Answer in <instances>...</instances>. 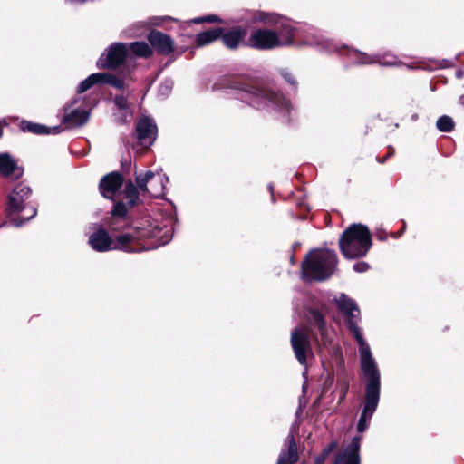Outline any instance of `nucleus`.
<instances>
[{
	"instance_id": "nucleus-36",
	"label": "nucleus",
	"mask_w": 464,
	"mask_h": 464,
	"mask_svg": "<svg viewBox=\"0 0 464 464\" xmlns=\"http://www.w3.org/2000/svg\"><path fill=\"white\" fill-rule=\"evenodd\" d=\"M282 75H283V77L285 79V81H286V82H288L290 84H293V85H295V80H294V77H293V75H292L289 72H287V71H284V72H282Z\"/></svg>"
},
{
	"instance_id": "nucleus-34",
	"label": "nucleus",
	"mask_w": 464,
	"mask_h": 464,
	"mask_svg": "<svg viewBox=\"0 0 464 464\" xmlns=\"http://www.w3.org/2000/svg\"><path fill=\"white\" fill-rule=\"evenodd\" d=\"M173 82L169 80L165 81L160 87V92L162 95H167L171 90Z\"/></svg>"
},
{
	"instance_id": "nucleus-25",
	"label": "nucleus",
	"mask_w": 464,
	"mask_h": 464,
	"mask_svg": "<svg viewBox=\"0 0 464 464\" xmlns=\"http://www.w3.org/2000/svg\"><path fill=\"white\" fill-rule=\"evenodd\" d=\"M130 50L136 56L148 58L151 55L152 50L145 42H133L128 45V51Z\"/></svg>"
},
{
	"instance_id": "nucleus-13",
	"label": "nucleus",
	"mask_w": 464,
	"mask_h": 464,
	"mask_svg": "<svg viewBox=\"0 0 464 464\" xmlns=\"http://www.w3.org/2000/svg\"><path fill=\"white\" fill-rule=\"evenodd\" d=\"M256 20L267 24H280V30L277 33L283 45H290L294 43L295 39V28L290 24L287 21H279V18L275 14H269L265 12H260L257 14Z\"/></svg>"
},
{
	"instance_id": "nucleus-29",
	"label": "nucleus",
	"mask_w": 464,
	"mask_h": 464,
	"mask_svg": "<svg viewBox=\"0 0 464 464\" xmlns=\"http://www.w3.org/2000/svg\"><path fill=\"white\" fill-rule=\"evenodd\" d=\"M22 128L25 131H30L35 134H48L51 132L49 130V128H47L46 126L37 123H32L29 121H24L22 124Z\"/></svg>"
},
{
	"instance_id": "nucleus-18",
	"label": "nucleus",
	"mask_w": 464,
	"mask_h": 464,
	"mask_svg": "<svg viewBox=\"0 0 464 464\" xmlns=\"http://www.w3.org/2000/svg\"><path fill=\"white\" fill-rule=\"evenodd\" d=\"M150 44L160 53L169 54L173 51L171 38L160 32L152 31L148 36Z\"/></svg>"
},
{
	"instance_id": "nucleus-11",
	"label": "nucleus",
	"mask_w": 464,
	"mask_h": 464,
	"mask_svg": "<svg viewBox=\"0 0 464 464\" xmlns=\"http://www.w3.org/2000/svg\"><path fill=\"white\" fill-rule=\"evenodd\" d=\"M246 44L257 50H270L282 46L278 34L269 29L253 30Z\"/></svg>"
},
{
	"instance_id": "nucleus-33",
	"label": "nucleus",
	"mask_w": 464,
	"mask_h": 464,
	"mask_svg": "<svg viewBox=\"0 0 464 464\" xmlns=\"http://www.w3.org/2000/svg\"><path fill=\"white\" fill-rule=\"evenodd\" d=\"M369 268V264L364 261L357 262L353 265V270L357 273L366 272Z\"/></svg>"
},
{
	"instance_id": "nucleus-20",
	"label": "nucleus",
	"mask_w": 464,
	"mask_h": 464,
	"mask_svg": "<svg viewBox=\"0 0 464 464\" xmlns=\"http://www.w3.org/2000/svg\"><path fill=\"white\" fill-rule=\"evenodd\" d=\"M308 321L312 326L319 331L323 345H326L330 342V338L328 336L329 332L323 314L318 311L311 310L309 312Z\"/></svg>"
},
{
	"instance_id": "nucleus-1",
	"label": "nucleus",
	"mask_w": 464,
	"mask_h": 464,
	"mask_svg": "<svg viewBox=\"0 0 464 464\" xmlns=\"http://www.w3.org/2000/svg\"><path fill=\"white\" fill-rule=\"evenodd\" d=\"M158 237V228L155 227L149 231L141 229L135 233L121 234L113 239L103 228H99L89 237V244L98 252L110 250H122L125 252H138L142 250L138 245L139 241L148 237Z\"/></svg>"
},
{
	"instance_id": "nucleus-17",
	"label": "nucleus",
	"mask_w": 464,
	"mask_h": 464,
	"mask_svg": "<svg viewBox=\"0 0 464 464\" xmlns=\"http://www.w3.org/2000/svg\"><path fill=\"white\" fill-rule=\"evenodd\" d=\"M0 175L13 179H19L23 175V169L9 153H0Z\"/></svg>"
},
{
	"instance_id": "nucleus-31",
	"label": "nucleus",
	"mask_w": 464,
	"mask_h": 464,
	"mask_svg": "<svg viewBox=\"0 0 464 464\" xmlns=\"http://www.w3.org/2000/svg\"><path fill=\"white\" fill-rule=\"evenodd\" d=\"M111 214L114 218H123L126 216L127 214V207L124 203L122 202H117L114 207H113V209L111 211Z\"/></svg>"
},
{
	"instance_id": "nucleus-39",
	"label": "nucleus",
	"mask_w": 464,
	"mask_h": 464,
	"mask_svg": "<svg viewBox=\"0 0 464 464\" xmlns=\"http://www.w3.org/2000/svg\"><path fill=\"white\" fill-rule=\"evenodd\" d=\"M456 75H457L458 78H462L463 72L462 71H457Z\"/></svg>"
},
{
	"instance_id": "nucleus-6",
	"label": "nucleus",
	"mask_w": 464,
	"mask_h": 464,
	"mask_svg": "<svg viewBox=\"0 0 464 464\" xmlns=\"http://www.w3.org/2000/svg\"><path fill=\"white\" fill-rule=\"evenodd\" d=\"M238 99L255 106L272 104L279 111L289 112L292 105L281 93L272 90H264L252 87L247 84H241L237 87Z\"/></svg>"
},
{
	"instance_id": "nucleus-8",
	"label": "nucleus",
	"mask_w": 464,
	"mask_h": 464,
	"mask_svg": "<svg viewBox=\"0 0 464 464\" xmlns=\"http://www.w3.org/2000/svg\"><path fill=\"white\" fill-rule=\"evenodd\" d=\"M91 110L88 99L77 96L64 107L63 122L71 128L82 126L88 121Z\"/></svg>"
},
{
	"instance_id": "nucleus-38",
	"label": "nucleus",
	"mask_w": 464,
	"mask_h": 464,
	"mask_svg": "<svg viewBox=\"0 0 464 464\" xmlns=\"http://www.w3.org/2000/svg\"><path fill=\"white\" fill-rule=\"evenodd\" d=\"M337 444L336 442L333 441L332 443L329 444V446L324 450H323L324 452H327V455H329L332 451L334 450V449L336 448Z\"/></svg>"
},
{
	"instance_id": "nucleus-42",
	"label": "nucleus",
	"mask_w": 464,
	"mask_h": 464,
	"mask_svg": "<svg viewBox=\"0 0 464 464\" xmlns=\"http://www.w3.org/2000/svg\"><path fill=\"white\" fill-rule=\"evenodd\" d=\"M268 189L271 193H273L274 187L272 185H268Z\"/></svg>"
},
{
	"instance_id": "nucleus-9",
	"label": "nucleus",
	"mask_w": 464,
	"mask_h": 464,
	"mask_svg": "<svg viewBox=\"0 0 464 464\" xmlns=\"http://www.w3.org/2000/svg\"><path fill=\"white\" fill-rule=\"evenodd\" d=\"M135 181L143 195L148 194L153 198H160L164 195L165 186L169 181V178L159 172L154 173L151 170H148L144 174H136Z\"/></svg>"
},
{
	"instance_id": "nucleus-7",
	"label": "nucleus",
	"mask_w": 464,
	"mask_h": 464,
	"mask_svg": "<svg viewBox=\"0 0 464 464\" xmlns=\"http://www.w3.org/2000/svg\"><path fill=\"white\" fill-rule=\"evenodd\" d=\"M31 195V188L25 184H18L9 195L7 210L11 216L20 214L23 211L26 215H22L18 218H14L12 222L15 227H20L22 224L30 220L36 215V209L33 206L25 204V200Z\"/></svg>"
},
{
	"instance_id": "nucleus-10",
	"label": "nucleus",
	"mask_w": 464,
	"mask_h": 464,
	"mask_svg": "<svg viewBox=\"0 0 464 464\" xmlns=\"http://www.w3.org/2000/svg\"><path fill=\"white\" fill-rule=\"evenodd\" d=\"M309 335L305 327L295 328L291 333V346L301 365H306L307 358L313 355Z\"/></svg>"
},
{
	"instance_id": "nucleus-2",
	"label": "nucleus",
	"mask_w": 464,
	"mask_h": 464,
	"mask_svg": "<svg viewBox=\"0 0 464 464\" xmlns=\"http://www.w3.org/2000/svg\"><path fill=\"white\" fill-rule=\"evenodd\" d=\"M335 302L338 309L346 316L347 326L358 343L360 365L376 363L372 358L370 346L357 325L360 321V311L356 303L344 294H340L335 298Z\"/></svg>"
},
{
	"instance_id": "nucleus-40",
	"label": "nucleus",
	"mask_w": 464,
	"mask_h": 464,
	"mask_svg": "<svg viewBox=\"0 0 464 464\" xmlns=\"http://www.w3.org/2000/svg\"><path fill=\"white\" fill-rule=\"evenodd\" d=\"M459 102L464 105V95L459 97Z\"/></svg>"
},
{
	"instance_id": "nucleus-19",
	"label": "nucleus",
	"mask_w": 464,
	"mask_h": 464,
	"mask_svg": "<svg viewBox=\"0 0 464 464\" xmlns=\"http://www.w3.org/2000/svg\"><path fill=\"white\" fill-rule=\"evenodd\" d=\"M246 34V31L241 27H234L231 30L222 33V41L225 46L229 49H237Z\"/></svg>"
},
{
	"instance_id": "nucleus-22",
	"label": "nucleus",
	"mask_w": 464,
	"mask_h": 464,
	"mask_svg": "<svg viewBox=\"0 0 464 464\" xmlns=\"http://www.w3.org/2000/svg\"><path fill=\"white\" fill-rule=\"evenodd\" d=\"M304 45L315 46L321 51L332 52L336 49L335 44H334L329 40L324 39L322 35L317 34L316 33L309 34L302 43Z\"/></svg>"
},
{
	"instance_id": "nucleus-41",
	"label": "nucleus",
	"mask_w": 464,
	"mask_h": 464,
	"mask_svg": "<svg viewBox=\"0 0 464 464\" xmlns=\"http://www.w3.org/2000/svg\"><path fill=\"white\" fill-rule=\"evenodd\" d=\"M53 133H58L59 132V127H54L53 129Z\"/></svg>"
},
{
	"instance_id": "nucleus-14",
	"label": "nucleus",
	"mask_w": 464,
	"mask_h": 464,
	"mask_svg": "<svg viewBox=\"0 0 464 464\" xmlns=\"http://www.w3.org/2000/svg\"><path fill=\"white\" fill-rule=\"evenodd\" d=\"M136 135L142 146H150L157 137V126L154 121L149 117L140 118L136 124Z\"/></svg>"
},
{
	"instance_id": "nucleus-3",
	"label": "nucleus",
	"mask_w": 464,
	"mask_h": 464,
	"mask_svg": "<svg viewBox=\"0 0 464 464\" xmlns=\"http://www.w3.org/2000/svg\"><path fill=\"white\" fill-rule=\"evenodd\" d=\"M337 266L335 252L328 249L311 251L302 264V276L308 281L328 279Z\"/></svg>"
},
{
	"instance_id": "nucleus-26",
	"label": "nucleus",
	"mask_w": 464,
	"mask_h": 464,
	"mask_svg": "<svg viewBox=\"0 0 464 464\" xmlns=\"http://www.w3.org/2000/svg\"><path fill=\"white\" fill-rule=\"evenodd\" d=\"M103 77L101 75V72L92 73L88 76L85 80L80 82L77 87V93L80 95L89 89H91L93 85L102 83L101 78Z\"/></svg>"
},
{
	"instance_id": "nucleus-35",
	"label": "nucleus",
	"mask_w": 464,
	"mask_h": 464,
	"mask_svg": "<svg viewBox=\"0 0 464 464\" xmlns=\"http://www.w3.org/2000/svg\"><path fill=\"white\" fill-rule=\"evenodd\" d=\"M218 20V17L215 16V15H208V16H204V17L195 18L191 22L194 23V24H199V23H202V22L213 23V22H217Z\"/></svg>"
},
{
	"instance_id": "nucleus-5",
	"label": "nucleus",
	"mask_w": 464,
	"mask_h": 464,
	"mask_svg": "<svg viewBox=\"0 0 464 464\" xmlns=\"http://www.w3.org/2000/svg\"><path fill=\"white\" fill-rule=\"evenodd\" d=\"M340 249L344 257L355 259L364 256L371 248V233L361 224L349 226L339 240Z\"/></svg>"
},
{
	"instance_id": "nucleus-27",
	"label": "nucleus",
	"mask_w": 464,
	"mask_h": 464,
	"mask_svg": "<svg viewBox=\"0 0 464 464\" xmlns=\"http://www.w3.org/2000/svg\"><path fill=\"white\" fill-rule=\"evenodd\" d=\"M139 187L135 186L132 181H128L125 184L124 188V196L125 198L128 199L130 205H134L137 203L139 199Z\"/></svg>"
},
{
	"instance_id": "nucleus-4",
	"label": "nucleus",
	"mask_w": 464,
	"mask_h": 464,
	"mask_svg": "<svg viewBox=\"0 0 464 464\" xmlns=\"http://www.w3.org/2000/svg\"><path fill=\"white\" fill-rule=\"evenodd\" d=\"M363 375L367 379L363 408L357 424L359 432L368 428L369 422L377 409L380 400V372L376 363L361 365Z\"/></svg>"
},
{
	"instance_id": "nucleus-32",
	"label": "nucleus",
	"mask_w": 464,
	"mask_h": 464,
	"mask_svg": "<svg viewBox=\"0 0 464 464\" xmlns=\"http://www.w3.org/2000/svg\"><path fill=\"white\" fill-rule=\"evenodd\" d=\"M115 105L121 110H124L128 107L127 99L123 95H117L114 98Z\"/></svg>"
},
{
	"instance_id": "nucleus-28",
	"label": "nucleus",
	"mask_w": 464,
	"mask_h": 464,
	"mask_svg": "<svg viewBox=\"0 0 464 464\" xmlns=\"http://www.w3.org/2000/svg\"><path fill=\"white\" fill-rule=\"evenodd\" d=\"M101 75L103 76L101 78L102 83L110 84L116 89H123L125 86V82L122 79H119L111 73L101 72Z\"/></svg>"
},
{
	"instance_id": "nucleus-30",
	"label": "nucleus",
	"mask_w": 464,
	"mask_h": 464,
	"mask_svg": "<svg viewBox=\"0 0 464 464\" xmlns=\"http://www.w3.org/2000/svg\"><path fill=\"white\" fill-rule=\"evenodd\" d=\"M436 126L442 132H450L454 129V121L450 116L443 115L438 119Z\"/></svg>"
},
{
	"instance_id": "nucleus-12",
	"label": "nucleus",
	"mask_w": 464,
	"mask_h": 464,
	"mask_svg": "<svg viewBox=\"0 0 464 464\" xmlns=\"http://www.w3.org/2000/svg\"><path fill=\"white\" fill-rule=\"evenodd\" d=\"M127 53V44L114 43L98 59L97 66L101 69L118 67L124 62Z\"/></svg>"
},
{
	"instance_id": "nucleus-37",
	"label": "nucleus",
	"mask_w": 464,
	"mask_h": 464,
	"mask_svg": "<svg viewBox=\"0 0 464 464\" xmlns=\"http://www.w3.org/2000/svg\"><path fill=\"white\" fill-rule=\"evenodd\" d=\"M327 457V452L322 451V453L316 458L315 464H322Z\"/></svg>"
},
{
	"instance_id": "nucleus-15",
	"label": "nucleus",
	"mask_w": 464,
	"mask_h": 464,
	"mask_svg": "<svg viewBox=\"0 0 464 464\" xmlns=\"http://www.w3.org/2000/svg\"><path fill=\"white\" fill-rule=\"evenodd\" d=\"M362 436H355L337 455L334 464H360V446Z\"/></svg>"
},
{
	"instance_id": "nucleus-16",
	"label": "nucleus",
	"mask_w": 464,
	"mask_h": 464,
	"mask_svg": "<svg viewBox=\"0 0 464 464\" xmlns=\"http://www.w3.org/2000/svg\"><path fill=\"white\" fill-rule=\"evenodd\" d=\"M123 182L122 176L118 172H111L104 176L100 181V191L106 198H112L115 193L121 187Z\"/></svg>"
},
{
	"instance_id": "nucleus-24",
	"label": "nucleus",
	"mask_w": 464,
	"mask_h": 464,
	"mask_svg": "<svg viewBox=\"0 0 464 464\" xmlns=\"http://www.w3.org/2000/svg\"><path fill=\"white\" fill-rule=\"evenodd\" d=\"M223 33L221 28H216L198 34L196 36V44L198 47L205 46L218 39Z\"/></svg>"
},
{
	"instance_id": "nucleus-21",
	"label": "nucleus",
	"mask_w": 464,
	"mask_h": 464,
	"mask_svg": "<svg viewBox=\"0 0 464 464\" xmlns=\"http://www.w3.org/2000/svg\"><path fill=\"white\" fill-rule=\"evenodd\" d=\"M357 63L360 64L378 63V64L384 65V66L399 65V63H398L396 57H394L391 54H385V55L377 54L374 56H370L366 53H359Z\"/></svg>"
},
{
	"instance_id": "nucleus-23",
	"label": "nucleus",
	"mask_w": 464,
	"mask_h": 464,
	"mask_svg": "<svg viewBox=\"0 0 464 464\" xmlns=\"http://www.w3.org/2000/svg\"><path fill=\"white\" fill-rule=\"evenodd\" d=\"M287 452L281 451L277 464H294L298 460L297 445L292 434L287 437Z\"/></svg>"
}]
</instances>
